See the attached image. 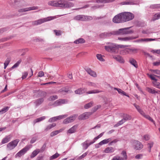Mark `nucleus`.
<instances>
[{
	"mask_svg": "<svg viewBox=\"0 0 160 160\" xmlns=\"http://www.w3.org/2000/svg\"><path fill=\"white\" fill-rule=\"evenodd\" d=\"M49 5L54 7H59L64 8H70L74 5L73 3L70 2H62L61 0L52 1L48 2Z\"/></svg>",
	"mask_w": 160,
	"mask_h": 160,
	"instance_id": "obj_1",
	"label": "nucleus"
},
{
	"mask_svg": "<svg viewBox=\"0 0 160 160\" xmlns=\"http://www.w3.org/2000/svg\"><path fill=\"white\" fill-rule=\"evenodd\" d=\"M130 28V27L121 28L115 31L116 35H125L133 33V31L129 30Z\"/></svg>",
	"mask_w": 160,
	"mask_h": 160,
	"instance_id": "obj_2",
	"label": "nucleus"
},
{
	"mask_svg": "<svg viewBox=\"0 0 160 160\" xmlns=\"http://www.w3.org/2000/svg\"><path fill=\"white\" fill-rule=\"evenodd\" d=\"M54 18H55L53 17H50L46 18L39 19L38 20L32 22V24L33 25H37L47 21L52 20Z\"/></svg>",
	"mask_w": 160,
	"mask_h": 160,
	"instance_id": "obj_3",
	"label": "nucleus"
},
{
	"mask_svg": "<svg viewBox=\"0 0 160 160\" xmlns=\"http://www.w3.org/2000/svg\"><path fill=\"white\" fill-rule=\"evenodd\" d=\"M122 13L124 22L132 20L134 18V14L131 12H124Z\"/></svg>",
	"mask_w": 160,
	"mask_h": 160,
	"instance_id": "obj_4",
	"label": "nucleus"
},
{
	"mask_svg": "<svg viewBox=\"0 0 160 160\" xmlns=\"http://www.w3.org/2000/svg\"><path fill=\"white\" fill-rule=\"evenodd\" d=\"M122 13H120L115 16L112 19V21L115 23L124 22V21Z\"/></svg>",
	"mask_w": 160,
	"mask_h": 160,
	"instance_id": "obj_5",
	"label": "nucleus"
},
{
	"mask_svg": "<svg viewBox=\"0 0 160 160\" xmlns=\"http://www.w3.org/2000/svg\"><path fill=\"white\" fill-rule=\"evenodd\" d=\"M19 142V139H16L9 142L7 145V149L9 150L13 149L16 147Z\"/></svg>",
	"mask_w": 160,
	"mask_h": 160,
	"instance_id": "obj_6",
	"label": "nucleus"
},
{
	"mask_svg": "<svg viewBox=\"0 0 160 160\" xmlns=\"http://www.w3.org/2000/svg\"><path fill=\"white\" fill-rule=\"evenodd\" d=\"M74 19L77 20L84 21L92 20V18L90 16L79 15L76 16L74 18Z\"/></svg>",
	"mask_w": 160,
	"mask_h": 160,
	"instance_id": "obj_7",
	"label": "nucleus"
},
{
	"mask_svg": "<svg viewBox=\"0 0 160 160\" xmlns=\"http://www.w3.org/2000/svg\"><path fill=\"white\" fill-rule=\"evenodd\" d=\"M132 143L133 145V148L134 149L139 150L143 148L142 144L138 141L133 140L132 141Z\"/></svg>",
	"mask_w": 160,
	"mask_h": 160,
	"instance_id": "obj_8",
	"label": "nucleus"
},
{
	"mask_svg": "<svg viewBox=\"0 0 160 160\" xmlns=\"http://www.w3.org/2000/svg\"><path fill=\"white\" fill-rule=\"evenodd\" d=\"M78 116L77 115H73L65 119L63 121V123L64 124H67L73 122L76 119Z\"/></svg>",
	"mask_w": 160,
	"mask_h": 160,
	"instance_id": "obj_9",
	"label": "nucleus"
},
{
	"mask_svg": "<svg viewBox=\"0 0 160 160\" xmlns=\"http://www.w3.org/2000/svg\"><path fill=\"white\" fill-rule=\"evenodd\" d=\"M29 149L28 146H26L19 152L16 155V157H20L24 155Z\"/></svg>",
	"mask_w": 160,
	"mask_h": 160,
	"instance_id": "obj_10",
	"label": "nucleus"
},
{
	"mask_svg": "<svg viewBox=\"0 0 160 160\" xmlns=\"http://www.w3.org/2000/svg\"><path fill=\"white\" fill-rule=\"evenodd\" d=\"M38 7H32L28 8H24L18 10V12H22L27 11H29L32 10L38 9Z\"/></svg>",
	"mask_w": 160,
	"mask_h": 160,
	"instance_id": "obj_11",
	"label": "nucleus"
},
{
	"mask_svg": "<svg viewBox=\"0 0 160 160\" xmlns=\"http://www.w3.org/2000/svg\"><path fill=\"white\" fill-rule=\"evenodd\" d=\"M138 38V36L136 37L131 36L125 38H118V40L124 41H128L136 39Z\"/></svg>",
	"mask_w": 160,
	"mask_h": 160,
	"instance_id": "obj_12",
	"label": "nucleus"
},
{
	"mask_svg": "<svg viewBox=\"0 0 160 160\" xmlns=\"http://www.w3.org/2000/svg\"><path fill=\"white\" fill-rule=\"evenodd\" d=\"M90 115V112H86L80 115L78 118L79 120H82L87 119L88 118L89 116Z\"/></svg>",
	"mask_w": 160,
	"mask_h": 160,
	"instance_id": "obj_13",
	"label": "nucleus"
},
{
	"mask_svg": "<svg viewBox=\"0 0 160 160\" xmlns=\"http://www.w3.org/2000/svg\"><path fill=\"white\" fill-rule=\"evenodd\" d=\"M87 73L92 77H96L97 76L96 73L94 71L91 70L90 68H87L85 69Z\"/></svg>",
	"mask_w": 160,
	"mask_h": 160,
	"instance_id": "obj_14",
	"label": "nucleus"
},
{
	"mask_svg": "<svg viewBox=\"0 0 160 160\" xmlns=\"http://www.w3.org/2000/svg\"><path fill=\"white\" fill-rule=\"evenodd\" d=\"M88 142H89V140H87L82 143V145L84 149H86L89 145L94 143V142H93V141L89 143H88Z\"/></svg>",
	"mask_w": 160,
	"mask_h": 160,
	"instance_id": "obj_15",
	"label": "nucleus"
},
{
	"mask_svg": "<svg viewBox=\"0 0 160 160\" xmlns=\"http://www.w3.org/2000/svg\"><path fill=\"white\" fill-rule=\"evenodd\" d=\"M101 35L103 37H109L112 35H116V31H114L110 32H104L102 33Z\"/></svg>",
	"mask_w": 160,
	"mask_h": 160,
	"instance_id": "obj_16",
	"label": "nucleus"
},
{
	"mask_svg": "<svg viewBox=\"0 0 160 160\" xmlns=\"http://www.w3.org/2000/svg\"><path fill=\"white\" fill-rule=\"evenodd\" d=\"M78 128V125H75L70 128L67 131L68 133L72 134L76 132Z\"/></svg>",
	"mask_w": 160,
	"mask_h": 160,
	"instance_id": "obj_17",
	"label": "nucleus"
},
{
	"mask_svg": "<svg viewBox=\"0 0 160 160\" xmlns=\"http://www.w3.org/2000/svg\"><path fill=\"white\" fill-rule=\"evenodd\" d=\"M115 148L112 147L107 148L104 151V152L106 153H111L115 151Z\"/></svg>",
	"mask_w": 160,
	"mask_h": 160,
	"instance_id": "obj_18",
	"label": "nucleus"
},
{
	"mask_svg": "<svg viewBox=\"0 0 160 160\" xmlns=\"http://www.w3.org/2000/svg\"><path fill=\"white\" fill-rule=\"evenodd\" d=\"M12 136L11 135L6 136L5 138L2 139L1 143L2 144H3L8 142L10 140Z\"/></svg>",
	"mask_w": 160,
	"mask_h": 160,
	"instance_id": "obj_19",
	"label": "nucleus"
},
{
	"mask_svg": "<svg viewBox=\"0 0 160 160\" xmlns=\"http://www.w3.org/2000/svg\"><path fill=\"white\" fill-rule=\"evenodd\" d=\"M113 89L114 90L117 91L118 93L119 94H120L121 95L126 96L128 97H129V96L128 95H127L125 92H124L123 91H122V90L121 89L117 88H114Z\"/></svg>",
	"mask_w": 160,
	"mask_h": 160,
	"instance_id": "obj_20",
	"label": "nucleus"
},
{
	"mask_svg": "<svg viewBox=\"0 0 160 160\" xmlns=\"http://www.w3.org/2000/svg\"><path fill=\"white\" fill-rule=\"evenodd\" d=\"M44 101V99L43 98H40L36 100L34 102V103L36 106H38L40 105Z\"/></svg>",
	"mask_w": 160,
	"mask_h": 160,
	"instance_id": "obj_21",
	"label": "nucleus"
},
{
	"mask_svg": "<svg viewBox=\"0 0 160 160\" xmlns=\"http://www.w3.org/2000/svg\"><path fill=\"white\" fill-rule=\"evenodd\" d=\"M116 48H118L117 44L113 43H111V50L110 52H115Z\"/></svg>",
	"mask_w": 160,
	"mask_h": 160,
	"instance_id": "obj_22",
	"label": "nucleus"
},
{
	"mask_svg": "<svg viewBox=\"0 0 160 160\" xmlns=\"http://www.w3.org/2000/svg\"><path fill=\"white\" fill-rule=\"evenodd\" d=\"M122 5H133L134 4V2L133 0H127L121 3Z\"/></svg>",
	"mask_w": 160,
	"mask_h": 160,
	"instance_id": "obj_23",
	"label": "nucleus"
},
{
	"mask_svg": "<svg viewBox=\"0 0 160 160\" xmlns=\"http://www.w3.org/2000/svg\"><path fill=\"white\" fill-rule=\"evenodd\" d=\"M129 62L135 68H137L138 67L136 61L133 58H130L129 60Z\"/></svg>",
	"mask_w": 160,
	"mask_h": 160,
	"instance_id": "obj_24",
	"label": "nucleus"
},
{
	"mask_svg": "<svg viewBox=\"0 0 160 160\" xmlns=\"http://www.w3.org/2000/svg\"><path fill=\"white\" fill-rule=\"evenodd\" d=\"M123 119L126 121L127 120H129L131 119V117L127 114L123 113L122 115Z\"/></svg>",
	"mask_w": 160,
	"mask_h": 160,
	"instance_id": "obj_25",
	"label": "nucleus"
},
{
	"mask_svg": "<svg viewBox=\"0 0 160 160\" xmlns=\"http://www.w3.org/2000/svg\"><path fill=\"white\" fill-rule=\"evenodd\" d=\"M86 84L87 85L90 87H92L94 88L97 87V83L89 81L86 82Z\"/></svg>",
	"mask_w": 160,
	"mask_h": 160,
	"instance_id": "obj_26",
	"label": "nucleus"
},
{
	"mask_svg": "<svg viewBox=\"0 0 160 160\" xmlns=\"http://www.w3.org/2000/svg\"><path fill=\"white\" fill-rule=\"evenodd\" d=\"M112 140V138H108L107 139H105L100 142L99 143L100 145H102L103 144L108 143V142L111 141Z\"/></svg>",
	"mask_w": 160,
	"mask_h": 160,
	"instance_id": "obj_27",
	"label": "nucleus"
},
{
	"mask_svg": "<svg viewBox=\"0 0 160 160\" xmlns=\"http://www.w3.org/2000/svg\"><path fill=\"white\" fill-rule=\"evenodd\" d=\"M40 152L39 149H37L34 150L30 155V158H32L35 157Z\"/></svg>",
	"mask_w": 160,
	"mask_h": 160,
	"instance_id": "obj_28",
	"label": "nucleus"
},
{
	"mask_svg": "<svg viewBox=\"0 0 160 160\" xmlns=\"http://www.w3.org/2000/svg\"><path fill=\"white\" fill-rule=\"evenodd\" d=\"M85 92L84 89L82 88H80L75 91V93L76 94H81Z\"/></svg>",
	"mask_w": 160,
	"mask_h": 160,
	"instance_id": "obj_29",
	"label": "nucleus"
},
{
	"mask_svg": "<svg viewBox=\"0 0 160 160\" xmlns=\"http://www.w3.org/2000/svg\"><path fill=\"white\" fill-rule=\"evenodd\" d=\"M114 58L118 61L121 63H123L124 62V61L123 58L120 56H118L114 57Z\"/></svg>",
	"mask_w": 160,
	"mask_h": 160,
	"instance_id": "obj_30",
	"label": "nucleus"
},
{
	"mask_svg": "<svg viewBox=\"0 0 160 160\" xmlns=\"http://www.w3.org/2000/svg\"><path fill=\"white\" fill-rule=\"evenodd\" d=\"M62 130H63L62 129H61L58 130H56L53 132H52L50 133V136L51 137H53L54 136L57 135L60 132H62Z\"/></svg>",
	"mask_w": 160,
	"mask_h": 160,
	"instance_id": "obj_31",
	"label": "nucleus"
},
{
	"mask_svg": "<svg viewBox=\"0 0 160 160\" xmlns=\"http://www.w3.org/2000/svg\"><path fill=\"white\" fill-rule=\"evenodd\" d=\"M115 0H97L96 2L98 3H107L112 2Z\"/></svg>",
	"mask_w": 160,
	"mask_h": 160,
	"instance_id": "obj_32",
	"label": "nucleus"
},
{
	"mask_svg": "<svg viewBox=\"0 0 160 160\" xmlns=\"http://www.w3.org/2000/svg\"><path fill=\"white\" fill-rule=\"evenodd\" d=\"M146 90L152 94H155L158 93V91H155L154 89H153L152 88L148 87L146 88Z\"/></svg>",
	"mask_w": 160,
	"mask_h": 160,
	"instance_id": "obj_33",
	"label": "nucleus"
},
{
	"mask_svg": "<svg viewBox=\"0 0 160 160\" xmlns=\"http://www.w3.org/2000/svg\"><path fill=\"white\" fill-rule=\"evenodd\" d=\"M85 42V40L82 38H79L74 42V43L76 44L79 43H83Z\"/></svg>",
	"mask_w": 160,
	"mask_h": 160,
	"instance_id": "obj_34",
	"label": "nucleus"
},
{
	"mask_svg": "<svg viewBox=\"0 0 160 160\" xmlns=\"http://www.w3.org/2000/svg\"><path fill=\"white\" fill-rule=\"evenodd\" d=\"M134 106L136 108L138 111L140 113L141 115L143 114L144 112L140 108V107L137 105L136 104H133Z\"/></svg>",
	"mask_w": 160,
	"mask_h": 160,
	"instance_id": "obj_35",
	"label": "nucleus"
},
{
	"mask_svg": "<svg viewBox=\"0 0 160 160\" xmlns=\"http://www.w3.org/2000/svg\"><path fill=\"white\" fill-rule=\"evenodd\" d=\"M144 117L147 119L149 120V121L154 123V124H155V122L153 120V119L149 115H146L144 112L143 113V114H142V115Z\"/></svg>",
	"mask_w": 160,
	"mask_h": 160,
	"instance_id": "obj_36",
	"label": "nucleus"
},
{
	"mask_svg": "<svg viewBox=\"0 0 160 160\" xmlns=\"http://www.w3.org/2000/svg\"><path fill=\"white\" fill-rule=\"evenodd\" d=\"M45 118H46L45 116H43L40 118H37L34 120L33 122L34 123H36L39 122L44 120L45 119Z\"/></svg>",
	"mask_w": 160,
	"mask_h": 160,
	"instance_id": "obj_37",
	"label": "nucleus"
},
{
	"mask_svg": "<svg viewBox=\"0 0 160 160\" xmlns=\"http://www.w3.org/2000/svg\"><path fill=\"white\" fill-rule=\"evenodd\" d=\"M155 39H152V38H142L141 39V42H150L153 41H155Z\"/></svg>",
	"mask_w": 160,
	"mask_h": 160,
	"instance_id": "obj_38",
	"label": "nucleus"
},
{
	"mask_svg": "<svg viewBox=\"0 0 160 160\" xmlns=\"http://www.w3.org/2000/svg\"><path fill=\"white\" fill-rule=\"evenodd\" d=\"M121 154L122 156L123 157L122 158H123V160H126L128 158L126 152L125 151L123 150L122 151Z\"/></svg>",
	"mask_w": 160,
	"mask_h": 160,
	"instance_id": "obj_39",
	"label": "nucleus"
},
{
	"mask_svg": "<svg viewBox=\"0 0 160 160\" xmlns=\"http://www.w3.org/2000/svg\"><path fill=\"white\" fill-rule=\"evenodd\" d=\"M9 108L10 107H4L0 110V113L2 114L5 113L8 110Z\"/></svg>",
	"mask_w": 160,
	"mask_h": 160,
	"instance_id": "obj_40",
	"label": "nucleus"
},
{
	"mask_svg": "<svg viewBox=\"0 0 160 160\" xmlns=\"http://www.w3.org/2000/svg\"><path fill=\"white\" fill-rule=\"evenodd\" d=\"M96 57L97 59L103 62L105 61V60L103 58V56L100 54H97Z\"/></svg>",
	"mask_w": 160,
	"mask_h": 160,
	"instance_id": "obj_41",
	"label": "nucleus"
},
{
	"mask_svg": "<svg viewBox=\"0 0 160 160\" xmlns=\"http://www.w3.org/2000/svg\"><path fill=\"white\" fill-rule=\"evenodd\" d=\"M100 92L98 90H93L91 91H88L86 93L88 94H94L98 93L99 92Z\"/></svg>",
	"mask_w": 160,
	"mask_h": 160,
	"instance_id": "obj_42",
	"label": "nucleus"
},
{
	"mask_svg": "<svg viewBox=\"0 0 160 160\" xmlns=\"http://www.w3.org/2000/svg\"><path fill=\"white\" fill-rule=\"evenodd\" d=\"M159 18H160V14L157 13L152 18V20L154 21Z\"/></svg>",
	"mask_w": 160,
	"mask_h": 160,
	"instance_id": "obj_43",
	"label": "nucleus"
},
{
	"mask_svg": "<svg viewBox=\"0 0 160 160\" xmlns=\"http://www.w3.org/2000/svg\"><path fill=\"white\" fill-rule=\"evenodd\" d=\"M153 84L154 87L158 88L160 89V83L159 82H157V81H155L153 82Z\"/></svg>",
	"mask_w": 160,
	"mask_h": 160,
	"instance_id": "obj_44",
	"label": "nucleus"
},
{
	"mask_svg": "<svg viewBox=\"0 0 160 160\" xmlns=\"http://www.w3.org/2000/svg\"><path fill=\"white\" fill-rule=\"evenodd\" d=\"M67 116V115H60L58 116L55 117L56 119V120H60L62 118H65Z\"/></svg>",
	"mask_w": 160,
	"mask_h": 160,
	"instance_id": "obj_45",
	"label": "nucleus"
},
{
	"mask_svg": "<svg viewBox=\"0 0 160 160\" xmlns=\"http://www.w3.org/2000/svg\"><path fill=\"white\" fill-rule=\"evenodd\" d=\"M67 116V115H60L58 116L55 117L56 119V120H60L62 118H65Z\"/></svg>",
	"mask_w": 160,
	"mask_h": 160,
	"instance_id": "obj_46",
	"label": "nucleus"
},
{
	"mask_svg": "<svg viewBox=\"0 0 160 160\" xmlns=\"http://www.w3.org/2000/svg\"><path fill=\"white\" fill-rule=\"evenodd\" d=\"M93 104V102H90L89 103H87L85 105L84 107L86 109H88L92 106Z\"/></svg>",
	"mask_w": 160,
	"mask_h": 160,
	"instance_id": "obj_47",
	"label": "nucleus"
},
{
	"mask_svg": "<svg viewBox=\"0 0 160 160\" xmlns=\"http://www.w3.org/2000/svg\"><path fill=\"white\" fill-rule=\"evenodd\" d=\"M23 1V0H14L13 5H19L20 3L22 2Z\"/></svg>",
	"mask_w": 160,
	"mask_h": 160,
	"instance_id": "obj_48",
	"label": "nucleus"
},
{
	"mask_svg": "<svg viewBox=\"0 0 160 160\" xmlns=\"http://www.w3.org/2000/svg\"><path fill=\"white\" fill-rule=\"evenodd\" d=\"M150 8L152 9L158 8H160V4H154L151 5Z\"/></svg>",
	"mask_w": 160,
	"mask_h": 160,
	"instance_id": "obj_49",
	"label": "nucleus"
},
{
	"mask_svg": "<svg viewBox=\"0 0 160 160\" xmlns=\"http://www.w3.org/2000/svg\"><path fill=\"white\" fill-rule=\"evenodd\" d=\"M112 160H123V159L122 158V157L117 155L114 156Z\"/></svg>",
	"mask_w": 160,
	"mask_h": 160,
	"instance_id": "obj_50",
	"label": "nucleus"
},
{
	"mask_svg": "<svg viewBox=\"0 0 160 160\" xmlns=\"http://www.w3.org/2000/svg\"><path fill=\"white\" fill-rule=\"evenodd\" d=\"M59 156V154L58 153H56L55 154L53 155L50 157V159L52 160L57 158Z\"/></svg>",
	"mask_w": 160,
	"mask_h": 160,
	"instance_id": "obj_51",
	"label": "nucleus"
},
{
	"mask_svg": "<svg viewBox=\"0 0 160 160\" xmlns=\"http://www.w3.org/2000/svg\"><path fill=\"white\" fill-rule=\"evenodd\" d=\"M148 147L149 148L148 151L150 152H151V148L153 147V142H150L148 144Z\"/></svg>",
	"mask_w": 160,
	"mask_h": 160,
	"instance_id": "obj_52",
	"label": "nucleus"
},
{
	"mask_svg": "<svg viewBox=\"0 0 160 160\" xmlns=\"http://www.w3.org/2000/svg\"><path fill=\"white\" fill-rule=\"evenodd\" d=\"M46 143H45L41 148L39 149V151H40V152H43L45 149L46 147Z\"/></svg>",
	"mask_w": 160,
	"mask_h": 160,
	"instance_id": "obj_53",
	"label": "nucleus"
},
{
	"mask_svg": "<svg viewBox=\"0 0 160 160\" xmlns=\"http://www.w3.org/2000/svg\"><path fill=\"white\" fill-rule=\"evenodd\" d=\"M125 120H124L123 119H122L120 121L118 122L116 124L115 126H118L120 125H122L123 123L125 122Z\"/></svg>",
	"mask_w": 160,
	"mask_h": 160,
	"instance_id": "obj_54",
	"label": "nucleus"
},
{
	"mask_svg": "<svg viewBox=\"0 0 160 160\" xmlns=\"http://www.w3.org/2000/svg\"><path fill=\"white\" fill-rule=\"evenodd\" d=\"M58 98V96L57 95H53L51 96L50 97V98H48V100H54L55 99H56Z\"/></svg>",
	"mask_w": 160,
	"mask_h": 160,
	"instance_id": "obj_55",
	"label": "nucleus"
},
{
	"mask_svg": "<svg viewBox=\"0 0 160 160\" xmlns=\"http://www.w3.org/2000/svg\"><path fill=\"white\" fill-rule=\"evenodd\" d=\"M117 48H125L128 47L130 46L128 45H117Z\"/></svg>",
	"mask_w": 160,
	"mask_h": 160,
	"instance_id": "obj_56",
	"label": "nucleus"
},
{
	"mask_svg": "<svg viewBox=\"0 0 160 160\" xmlns=\"http://www.w3.org/2000/svg\"><path fill=\"white\" fill-rule=\"evenodd\" d=\"M118 141V139H115L113 140V141H111L109 143L108 145L109 146L112 145L113 143H115L116 142H117Z\"/></svg>",
	"mask_w": 160,
	"mask_h": 160,
	"instance_id": "obj_57",
	"label": "nucleus"
},
{
	"mask_svg": "<svg viewBox=\"0 0 160 160\" xmlns=\"http://www.w3.org/2000/svg\"><path fill=\"white\" fill-rule=\"evenodd\" d=\"M61 103L60 102V101L59 100H57L53 104V105L54 106H57L61 105Z\"/></svg>",
	"mask_w": 160,
	"mask_h": 160,
	"instance_id": "obj_58",
	"label": "nucleus"
},
{
	"mask_svg": "<svg viewBox=\"0 0 160 160\" xmlns=\"http://www.w3.org/2000/svg\"><path fill=\"white\" fill-rule=\"evenodd\" d=\"M37 140V138L36 137H33L31 140L30 143L32 144L35 142Z\"/></svg>",
	"mask_w": 160,
	"mask_h": 160,
	"instance_id": "obj_59",
	"label": "nucleus"
},
{
	"mask_svg": "<svg viewBox=\"0 0 160 160\" xmlns=\"http://www.w3.org/2000/svg\"><path fill=\"white\" fill-rule=\"evenodd\" d=\"M152 72L154 73L160 75V71L158 70H151Z\"/></svg>",
	"mask_w": 160,
	"mask_h": 160,
	"instance_id": "obj_60",
	"label": "nucleus"
},
{
	"mask_svg": "<svg viewBox=\"0 0 160 160\" xmlns=\"http://www.w3.org/2000/svg\"><path fill=\"white\" fill-rule=\"evenodd\" d=\"M153 65L154 66H158L160 65V60L153 63Z\"/></svg>",
	"mask_w": 160,
	"mask_h": 160,
	"instance_id": "obj_61",
	"label": "nucleus"
},
{
	"mask_svg": "<svg viewBox=\"0 0 160 160\" xmlns=\"http://www.w3.org/2000/svg\"><path fill=\"white\" fill-rule=\"evenodd\" d=\"M28 73L27 72H24L23 73H22V79H25V78H26L28 75Z\"/></svg>",
	"mask_w": 160,
	"mask_h": 160,
	"instance_id": "obj_62",
	"label": "nucleus"
},
{
	"mask_svg": "<svg viewBox=\"0 0 160 160\" xmlns=\"http://www.w3.org/2000/svg\"><path fill=\"white\" fill-rule=\"evenodd\" d=\"M56 118L55 117L50 118L48 120V122H51L57 121Z\"/></svg>",
	"mask_w": 160,
	"mask_h": 160,
	"instance_id": "obj_63",
	"label": "nucleus"
},
{
	"mask_svg": "<svg viewBox=\"0 0 160 160\" xmlns=\"http://www.w3.org/2000/svg\"><path fill=\"white\" fill-rule=\"evenodd\" d=\"M54 32L57 36L60 35L61 34V32L59 30H54Z\"/></svg>",
	"mask_w": 160,
	"mask_h": 160,
	"instance_id": "obj_64",
	"label": "nucleus"
}]
</instances>
